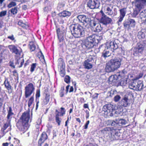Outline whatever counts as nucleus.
Instances as JSON below:
<instances>
[{"instance_id":"obj_33","label":"nucleus","mask_w":146,"mask_h":146,"mask_svg":"<svg viewBox=\"0 0 146 146\" xmlns=\"http://www.w3.org/2000/svg\"><path fill=\"white\" fill-rule=\"evenodd\" d=\"M111 55V52H110L109 50L104 51L102 53V56L103 57L105 58L109 57Z\"/></svg>"},{"instance_id":"obj_29","label":"nucleus","mask_w":146,"mask_h":146,"mask_svg":"<svg viewBox=\"0 0 146 146\" xmlns=\"http://www.w3.org/2000/svg\"><path fill=\"white\" fill-rule=\"evenodd\" d=\"M127 7H124L119 10L120 15L124 17L127 12Z\"/></svg>"},{"instance_id":"obj_49","label":"nucleus","mask_w":146,"mask_h":146,"mask_svg":"<svg viewBox=\"0 0 146 146\" xmlns=\"http://www.w3.org/2000/svg\"><path fill=\"white\" fill-rule=\"evenodd\" d=\"M36 63H33L31 65V72H33L35 68L36 67Z\"/></svg>"},{"instance_id":"obj_23","label":"nucleus","mask_w":146,"mask_h":146,"mask_svg":"<svg viewBox=\"0 0 146 146\" xmlns=\"http://www.w3.org/2000/svg\"><path fill=\"white\" fill-rule=\"evenodd\" d=\"M40 96V91L39 90H37L36 91V110L37 109L38 106V104L39 103V101L38 99H37V98H39Z\"/></svg>"},{"instance_id":"obj_62","label":"nucleus","mask_w":146,"mask_h":146,"mask_svg":"<svg viewBox=\"0 0 146 146\" xmlns=\"http://www.w3.org/2000/svg\"><path fill=\"white\" fill-rule=\"evenodd\" d=\"M41 123V120L40 119H38L36 122V123L37 125H39Z\"/></svg>"},{"instance_id":"obj_11","label":"nucleus","mask_w":146,"mask_h":146,"mask_svg":"<svg viewBox=\"0 0 146 146\" xmlns=\"http://www.w3.org/2000/svg\"><path fill=\"white\" fill-rule=\"evenodd\" d=\"M87 5L90 8L92 9L98 8L100 6V2L99 0H90Z\"/></svg>"},{"instance_id":"obj_47","label":"nucleus","mask_w":146,"mask_h":146,"mask_svg":"<svg viewBox=\"0 0 146 146\" xmlns=\"http://www.w3.org/2000/svg\"><path fill=\"white\" fill-rule=\"evenodd\" d=\"M124 17H122V16L120 15L119 17L118 18L119 19L118 21H117V23L118 25L119 26L120 25V23L123 20V18Z\"/></svg>"},{"instance_id":"obj_48","label":"nucleus","mask_w":146,"mask_h":146,"mask_svg":"<svg viewBox=\"0 0 146 146\" xmlns=\"http://www.w3.org/2000/svg\"><path fill=\"white\" fill-rule=\"evenodd\" d=\"M9 131V130L3 128H2L1 129V133L3 135H4L5 134Z\"/></svg>"},{"instance_id":"obj_22","label":"nucleus","mask_w":146,"mask_h":146,"mask_svg":"<svg viewBox=\"0 0 146 146\" xmlns=\"http://www.w3.org/2000/svg\"><path fill=\"white\" fill-rule=\"evenodd\" d=\"M146 3H142L141 1H137L135 2V5L138 10H140L145 5Z\"/></svg>"},{"instance_id":"obj_58","label":"nucleus","mask_w":146,"mask_h":146,"mask_svg":"<svg viewBox=\"0 0 146 146\" xmlns=\"http://www.w3.org/2000/svg\"><path fill=\"white\" fill-rule=\"evenodd\" d=\"M7 38L12 40H13L15 39L13 35H12L10 36H8Z\"/></svg>"},{"instance_id":"obj_25","label":"nucleus","mask_w":146,"mask_h":146,"mask_svg":"<svg viewBox=\"0 0 146 146\" xmlns=\"http://www.w3.org/2000/svg\"><path fill=\"white\" fill-rule=\"evenodd\" d=\"M117 120V123L118 125L119 126H122L125 125L127 121L125 119H118Z\"/></svg>"},{"instance_id":"obj_17","label":"nucleus","mask_w":146,"mask_h":146,"mask_svg":"<svg viewBox=\"0 0 146 146\" xmlns=\"http://www.w3.org/2000/svg\"><path fill=\"white\" fill-rule=\"evenodd\" d=\"M48 138V137L46 134L44 132L42 133L41 135L40 138L38 141V146H41L42 144Z\"/></svg>"},{"instance_id":"obj_3","label":"nucleus","mask_w":146,"mask_h":146,"mask_svg":"<svg viewBox=\"0 0 146 146\" xmlns=\"http://www.w3.org/2000/svg\"><path fill=\"white\" fill-rule=\"evenodd\" d=\"M29 117V113H24L20 118L22 122L19 121L17 123V126L19 130L22 131L23 133L28 129V122Z\"/></svg>"},{"instance_id":"obj_1","label":"nucleus","mask_w":146,"mask_h":146,"mask_svg":"<svg viewBox=\"0 0 146 146\" xmlns=\"http://www.w3.org/2000/svg\"><path fill=\"white\" fill-rule=\"evenodd\" d=\"M69 28L72 34L75 38H80L84 36V29L80 24L75 23L71 25Z\"/></svg>"},{"instance_id":"obj_42","label":"nucleus","mask_w":146,"mask_h":146,"mask_svg":"<svg viewBox=\"0 0 146 146\" xmlns=\"http://www.w3.org/2000/svg\"><path fill=\"white\" fill-rule=\"evenodd\" d=\"M16 5V2L13 1L11 2L7 5L9 8H11L15 6Z\"/></svg>"},{"instance_id":"obj_59","label":"nucleus","mask_w":146,"mask_h":146,"mask_svg":"<svg viewBox=\"0 0 146 146\" xmlns=\"http://www.w3.org/2000/svg\"><path fill=\"white\" fill-rule=\"evenodd\" d=\"M13 75L15 76H18V74L17 72V71L16 70H15L13 71Z\"/></svg>"},{"instance_id":"obj_45","label":"nucleus","mask_w":146,"mask_h":146,"mask_svg":"<svg viewBox=\"0 0 146 146\" xmlns=\"http://www.w3.org/2000/svg\"><path fill=\"white\" fill-rule=\"evenodd\" d=\"M112 113L113 115L111 117L113 116L115 117H117L118 115L119 114V112L115 111L114 110L113 111H112Z\"/></svg>"},{"instance_id":"obj_57","label":"nucleus","mask_w":146,"mask_h":146,"mask_svg":"<svg viewBox=\"0 0 146 146\" xmlns=\"http://www.w3.org/2000/svg\"><path fill=\"white\" fill-rule=\"evenodd\" d=\"M90 123V121L89 120L86 123L85 125L84 126V129H87L88 128V125Z\"/></svg>"},{"instance_id":"obj_5","label":"nucleus","mask_w":146,"mask_h":146,"mask_svg":"<svg viewBox=\"0 0 146 146\" xmlns=\"http://www.w3.org/2000/svg\"><path fill=\"white\" fill-rule=\"evenodd\" d=\"M146 87V85L144 86L143 81L141 80L138 81L137 82L133 81L129 83V86L130 89L137 91H141Z\"/></svg>"},{"instance_id":"obj_36","label":"nucleus","mask_w":146,"mask_h":146,"mask_svg":"<svg viewBox=\"0 0 146 146\" xmlns=\"http://www.w3.org/2000/svg\"><path fill=\"white\" fill-rule=\"evenodd\" d=\"M95 58V56L92 55H89L87 59L85 61H86L88 62H91L92 60H94V59Z\"/></svg>"},{"instance_id":"obj_28","label":"nucleus","mask_w":146,"mask_h":146,"mask_svg":"<svg viewBox=\"0 0 146 146\" xmlns=\"http://www.w3.org/2000/svg\"><path fill=\"white\" fill-rule=\"evenodd\" d=\"M85 68L87 69H89L92 68V64L91 62L85 61L84 64Z\"/></svg>"},{"instance_id":"obj_20","label":"nucleus","mask_w":146,"mask_h":146,"mask_svg":"<svg viewBox=\"0 0 146 146\" xmlns=\"http://www.w3.org/2000/svg\"><path fill=\"white\" fill-rule=\"evenodd\" d=\"M71 13L70 12L66 11H64L59 13L58 15L62 17H68L70 16Z\"/></svg>"},{"instance_id":"obj_24","label":"nucleus","mask_w":146,"mask_h":146,"mask_svg":"<svg viewBox=\"0 0 146 146\" xmlns=\"http://www.w3.org/2000/svg\"><path fill=\"white\" fill-rule=\"evenodd\" d=\"M118 76L117 74L114 75H112L110 76L109 78V81L110 83L111 82H115L117 80Z\"/></svg>"},{"instance_id":"obj_30","label":"nucleus","mask_w":146,"mask_h":146,"mask_svg":"<svg viewBox=\"0 0 146 146\" xmlns=\"http://www.w3.org/2000/svg\"><path fill=\"white\" fill-rule=\"evenodd\" d=\"M18 25H19L22 27L23 28L25 29H27L28 27L29 26L28 25L24 23L23 21L21 20H19L18 23Z\"/></svg>"},{"instance_id":"obj_37","label":"nucleus","mask_w":146,"mask_h":146,"mask_svg":"<svg viewBox=\"0 0 146 146\" xmlns=\"http://www.w3.org/2000/svg\"><path fill=\"white\" fill-rule=\"evenodd\" d=\"M117 120L116 119L115 121L113 120H110L108 121L110 123L111 125L112 126L116 127L118 125L117 124Z\"/></svg>"},{"instance_id":"obj_50","label":"nucleus","mask_w":146,"mask_h":146,"mask_svg":"<svg viewBox=\"0 0 146 146\" xmlns=\"http://www.w3.org/2000/svg\"><path fill=\"white\" fill-rule=\"evenodd\" d=\"M115 92H115L114 90H111L109 92L108 94L109 96L112 97L114 95Z\"/></svg>"},{"instance_id":"obj_35","label":"nucleus","mask_w":146,"mask_h":146,"mask_svg":"<svg viewBox=\"0 0 146 146\" xmlns=\"http://www.w3.org/2000/svg\"><path fill=\"white\" fill-rule=\"evenodd\" d=\"M29 46L30 51L31 52L34 51L35 50L36 48V46L35 44L33 42H31Z\"/></svg>"},{"instance_id":"obj_7","label":"nucleus","mask_w":146,"mask_h":146,"mask_svg":"<svg viewBox=\"0 0 146 146\" xmlns=\"http://www.w3.org/2000/svg\"><path fill=\"white\" fill-rule=\"evenodd\" d=\"M96 43L91 36L87 37L82 44V46L84 48L89 49L92 48Z\"/></svg>"},{"instance_id":"obj_43","label":"nucleus","mask_w":146,"mask_h":146,"mask_svg":"<svg viewBox=\"0 0 146 146\" xmlns=\"http://www.w3.org/2000/svg\"><path fill=\"white\" fill-rule=\"evenodd\" d=\"M70 78L68 75L66 76L64 79V81L67 83H69L70 82Z\"/></svg>"},{"instance_id":"obj_64","label":"nucleus","mask_w":146,"mask_h":146,"mask_svg":"<svg viewBox=\"0 0 146 146\" xmlns=\"http://www.w3.org/2000/svg\"><path fill=\"white\" fill-rule=\"evenodd\" d=\"M10 143H3L2 144L3 146H9V145Z\"/></svg>"},{"instance_id":"obj_21","label":"nucleus","mask_w":146,"mask_h":146,"mask_svg":"<svg viewBox=\"0 0 146 146\" xmlns=\"http://www.w3.org/2000/svg\"><path fill=\"white\" fill-rule=\"evenodd\" d=\"M56 32L58 38L60 42L62 41L64 39V34L62 31H61L59 29L56 30Z\"/></svg>"},{"instance_id":"obj_14","label":"nucleus","mask_w":146,"mask_h":146,"mask_svg":"<svg viewBox=\"0 0 146 146\" xmlns=\"http://www.w3.org/2000/svg\"><path fill=\"white\" fill-rule=\"evenodd\" d=\"M129 99L127 97H124L121 101L118 103V106H120L122 108L123 107H127L129 106L130 103L129 102Z\"/></svg>"},{"instance_id":"obj_56","label":"nucleus","mask_w":146,"mask_h":146,"mask_svg":"<svg viewBox=\"0 0 146 146\" xmlns=\"http://www.w3.org/2000/svg\"><path fill=\"white\" fill-rule=\"evenodd\" d=\"M24 62V60L23 59H22V60H21L20 62V65L18 66L19 68L21 67L23 64Z\"/></svg>"},{"instance_id":"obj_54","label":"nucleus","mask_w":146,"mask_h":146,"mask_svg":"<svg viewBox=\"0 0 146 146\" xmlns=\"http://www.w3.org/2000/svg\"><path fill=\"white\" fill-rule=\"evenodd\" d=\"M61 113L62 116H63V115L65 114V109L61 107Z\"/></svg>"},{"instance_id":"obj_27","label":"nucleus","mask_w":146,"mask_h":146,"mask_svg":"<svg viewBox=\"0 0 146 146\" xmlns=\"http://www.w3.org/2000/svg\"><path fill=\"white\" fill-rule=\"evenodd\" d=\"M146 46V43H144V42L141 43H139L137 44V48L139 50L142 51L144 49Z\"/></svg>"},{"instance_id":"obj_52","label":"nucleus","mask_w":146,"mask_h":146,"mask_svg":"<svg viewBox=\"0 0 146 146\" xmlns=\"http://www.w3.org/2000/svg\"><path fill=\"white\" fill-rule=\"evenodd\" d=\"M7 14L6 11H1L0 13V17H1L5 16Z\"/></svg>"},{"instance_id":"obj_46","label":"nucleus","mask_w":146,"mask_h":146,"mask_svg":"<svg viewBox=\"0 0 146 146\" xmlns=\"http://www.w3.org/2000/svg\"><path fill=\"white\" fill-rule=\"evenodd\" d=\"M58 116V114L56 115V122L58 123V125H60L61 121Z\"/></svg>"},{"instance_id":"obj_12","label":"nucleus","mask_w":146,"mask_h":146,"mask_svg":"<svg viewBox=\"0 0 146 146\" xmlns=\"http://www.w3.org/2000/svg\"><path fill=\"white\" fill-rule=\"evenodd\" d=\"M90 25L94 29L95 32H99L102 30V27L99 23H97L94 21H91L90 23Z\"/></svg>"},{"instance_id":"obj_16","label":"nucleus","mask_w":146,"mask_h":146,"mask_svg":"<svg viewBox=\"0 0 146 146\" xmlns=\"http://www.w3.org/2000/svg\"><path fill=\"white\" fill-rule=\"evenodd\" d=\"M8 47L10 51L12 53H14L15 54L17 55H20L21 52L17 48V47L14 45H11L9 46Z\"/></svg>"},{"instance_id":"obj_63","label":"nucleus","mask_w":146,"mask_h":146,"mask_svg":"<svg viewBox=\"0 0 146 146\" xmlns=\"http://www.w3.org/2000/svg\"><path fill=\"white\" fill-rule=\"evenodd\" d=\"M136 2L137 1H141L142 3H146V0H135Z\"/></svg>"},{"instance_id":"obj_18","label":"nucleus","mask_w":146,"mask_h":146,"mask_svg":"<svg viewBox=\"0 0 146 146\" xmlns=\"http://www.w3.org/2000/svg\"><path fill=\"white\" fill-rule=\"evenodd\" d=\"M96 43L99 42L100 41L103 39V37L101 35H91Z\"/></svg>"},{"instance_id":"obj_39","label":"nucleus","mask_w":146,"mask_h":146,"mask_svg":"<svg viewBox=\"0 0 146 146\" xmlns=\"http://www.w3.org/2000/svg\"><path fill=\"white\" fill-rule=\"evenodd\" d=\"M112 128L109 127H106L104 128L102 130V132L104 133H107V132H109L111 130Z\"/></svg>"},{"instance_id":"obj_4","label":"nucleus","mask_w":146,"mask_h":146,"mask_svg":"<svg viewBox=\"0 0 146 146\" xmlns=\"http://www.w3.org/2000/svg\"><path fill=\"white\" fill-rule=\"evenodd\" d=\"M118 48L117 44L114 41H112L110 42H108L106 44H103L100 45L98 48V51L106 50V49H110L113 52Z\"/></svg>"},{"instance_id":"obj_19","label":"nucleus","mask_w":146,"mask_h":146,"mask_svg":"<svg viewBox=\"0 0 146 146\" xmlns=\"http://www.w3.org/2000/svg\"><path fill=\"white\" fill-rule=\"evenodd\" d=\"M7 111L8 112V114L7 117V120L8 121L10 122L13 115H14V113L12 112V110L11 107H9V109H7Z\"/></svg>"},{"instance_id":"obj_40","label":"nucleus","mask_w":146,"mask_h":146,"mask_svg":"<svg viewBox=\"0 0 146 146\" xmlns=\"http://www.w3.org/2000/svg\"><path fill=\"white\" fill-rule=\"evenodd\" d=\"M121 97L120 95H116L114 97L113 100L115 102H118L121 99Z\"/></svg>"},{"instance_id":"obj_15","label":"nucleus","mask_w":146,"mask_h":146,"mask_svg":"<svg viewBox=\"0 0 146 146\" xmlns=\"http://www.w3.org/2000/svg\"><path fill=\"white\" fill-rule=\"evenodd\" d=\"M77 18L79 22L84 24H88L89 22V19L85 15H80L77 16Z\"/></svg>"},{"instance_id":"obj_13","label":"nucleus","mask_w":146,"mask_h":146,"mask_svg":"<svg viewBox=\"0 0 146 146\" xmlns=\"http://www.w3.org/2000/svg\"><path fill=\"white\" fill-rule=\"evenodd\" d=\"M112 21V19L108 17L107 15L102 17L100 20V22L104 25H106L111 23Z\"/></svg>"},{"instance_id":"obj_26","label":"nucleus","mask_w":146,"mask_h":146,"mask_svg":"<svg viewBox=\"0 0 146 146\" xmlns=\"http://www.w3.org/2000/svg\"><path fill=\"white\" fill-rule=\"evenodd\" d=\"M127 68H125L124 69L122 72H120L119 74H117L118 77H125L127 72Z\"/></svg>"},{"instance_id":"obj_51","label":"nucleus","mask_w":146,"mask_h":146,"mask_svg":"<svg viewBox=\"0 0 146 146\" xmlns=\"http://www.w3.org/2000/svg\"><path fill=\"white\" fill-rule=\"evenodd\" d=\"M127 84V81L126 80H121L120 82L121 86H125Z\"/></svg>"},{"instance_id":"obj_8","label":"nucleus","mask_w":146,"mask_h":146,"mask_svg":"<svg viewBox=\"0 0 146 146\" xmlns=\"http://www.w3.org/2000/svg\"><path fill=\"white\" fill-rule=\"evenodd\" d=\"M35 89L34 85L32 83L29 84L25 88V96L26 98L30 96L34 92Z\"/></svg>"},{"instance_id":"obj_34","label":"nucleus","mask_w":146,"mask_h":146,"mask_svg":"<svg viewBox=\"0 0 146 146\" xmlns=\"http://www.w3.org/2000/svg\"><path fill=\"white\" fill-rule=\"evenodd\" d=\"M4 84L5 87L8 90H9L11 89V87L8 80H5Z\"/></svg>"},{"instance_id":"obj_32","label":"nucleus","mask_w":146,"mask_h":146,"mask_svg":"<svg viewBox=\"0 0 146 146\" xmlns=\"http://www.w3.org/2000/svg\"><path fill=\"white\" fill-rule=\"evenodd\" d=\"M146 13H145L143 12H141L140 14V17L142 23L146 22V18H145Z\"/></svg>"},{"instance_id":"obj_55","label":"nucleus","mask_w":146,"mask_h":146,"mask_svg":"<svg viewBox=\"0 0 146 146\" xmlns=\"http://www.w3.org/2000/svg\"><path fill=\"white\" fill-rule=\"evenodd\" d=\"M143 73H140L137 76L136 78L137 79H138L139 78H141L143 76Z\"/></svg>"},{"instance_id":"obj_53","label":"nucleus","mask_w":146,"mask_h":146,"mask_svg":"<svg viewBox=\"0 0 146 146\" xmlns=\"http://www.w3.org/2000/svg\"><path fill=\"white\" fill-rule=\"evenodd\" d=\"M120 135V133L118 132H115L114 135V136L116 139H118Z\"/></svg>"},{"instance_id":"obj_6","label":"nucleus","mask_w":146,"mask_h":146,"mask_svg":"<svg viewBox=\"0 0 146 146\" xmlns=\"http://www.w3.org/2000/svg\"><path fill=\"white\" fill-rule=\"evenodd\" d=\"M114 106L111 104H108L105 105L103 107V111H104L105 117L112 115V111L115 109Z\"/></svg>"},{"instance_id":"obj_9","label":"nucleus","mask_w":146,"mask_h":146,"mask_svg":"<svg viewBox=\"0 0 146 146\" xmlns=\"http://www.w3.org/2000/svg\"><path fill=\"white\" fill-rule=\"evenodd\" d=\"M135 25V21L131 19L125 20L123 23L124 28L127 30L130 29L131 27L134 28Z\"/></svg>"},{"instance_id":"obj_31","label":"nucleus","mask_w":146,"mask_h":146,"mask_svg":"<svg viewBox=\"0 0 146 146\" xmlns=\"http://www.w3.org/2000/svg\"><path fill=\"white\" fill-rule=\"evenodd\" d=\"M2 128L10 131L11 129L10 122L8 121L7 123H6L4 125Z\"/></svg>"},{"instance_id":"obj_10","label":"nucleus","mask_w":146,"mask_h":146,"mask_svg":"<svg viewBox=\"0 0 146 146\" xmlns=\"http://www.w3.org/2000/svg\"><path fill=\"white\" fill-rule=\"evenodd\" d=\"M115 8H113V6L112 5H107L102 8V10L107 15H115L114 13Z\"/></svg>"},{"instance_id":"obj_38","label":"nucleus","mask_w":146,"mask_h":146,"mask_svg":"<svg viewBox=\"0 0 146 146\" xmlns=\"http://www.w3.org/2000/svg\"><path fill=\"white\" fill-rule=\"evenodd\" d=\"M34 100V97L33 96H31L29 99L28 102V106L29 107H30L31 106Z\"/></svg>"},{"instance_id":"obj_44","label":"nucleus","mask_w":146,"mask_h":146,"mask_svg":"<svg viewBox=\"0 0 146 146\" xmlns=\"http://www.w3.org/2000/svg\"><path fill=\"white\" fill-rule=\"evenodd\" d=\"M138 35L139 38H144L145 37V34L141 31H139L138 33Z\"/></svg>"},{"instance_id":"obj_60","label":"nucleus","mask_w":146,"mask_h":146,"mask_svg":"<svg viewBox=\"0 0 146 146\" xmlns=\"http://www.w3.org/2000/svg\"><path fill=\"white\" fill-rule=\"evenodd\" d=\"M104 10H102H102L100 11V13H101L102 15V17H103L104 16H105L106 15H105L104 12H103Z\"/></svg>"},{"instance_id":"obj_61","label":"nucleus","mask_w":146,"mask_h":146,"mask_svg":"<svg viewBox=\"0 0 146 146\" xmlns=\"http://www.w3.org/2000/svg\"><path fill=\"white\" fill-rule=\"evenodd\" d=\"M22 8L23 9L26 10L27 9V6L26 5H24L22 6Z\"/></svg>"},{"instance_id":"obj_41","label":"nucleus","mask_w":146,"mask_h":146,"mask_svg":"<svg viewBox=\"0 0 146 146\" xmlns=\"http://www.w3.org/2000/svg\"><path fill=\"white\" fill-rule=\"evenodd\" d=\"M17 7H15L14 8H12L11 10V13L13 15L16 14L17 13Z\"/></svg>"},{"instance_id":"obj_2","label":"nucleus","mask_w":146,"mask_h":146,"mask_svg":"<svg viewBox=\"0 0 146 146\" xmlns=\"http://www.w3.org/2000/svg\"><path fill=\"white\" fill-rule=\"evenodd\" d=\"M122 57L118 58L112 59L106 64L105 70L108 72H113L119 68L121 64L123 63Z\"/></svg>"}]
</instances>
